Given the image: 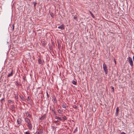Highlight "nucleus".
I'll return each instance as SVG.
<instances>
[{"mask_svg": "<svg viewBox=\"0 0 134 134\" xmlns=\"http://www.w3.org/2000/svg\"><path fill=\"white\" fill-rule=\"evenodd\" d=\"M9 72L8 73V75H7L8 77H9L12 76L13 74V70L12 69H10Z\"/></svg>", "mask_w": 134, "mask_h": 134, "instance_id": "obj_1", "label": "nucleus"}, {"mask_svg": "<svg viewBox=\"0 0 134 134\" xmlns=\"http://www.w3.org/2000/svg\"><path fill=\"white\" fill-rule=\"evenodd\" d=\"M103 67L105 73V74H107L108 72L107 69V66L106 64L104 63L103 64Z\"/></svg>", "mask_w": 134, "mask_h": 134, "instance_id": "obj_2", "label": "nucleus"}, {"mask_svg": "<svg viewBox=\"0 0 134 134\" xmlns=\"http://www.w3.org/2000/svg\"><path fill=\"white\" fill-rule=\"evenodd\" d=\"M128 58L130 64L131 66H133V62L132 58L130 57H129Z\"/></svg>", "mask_w": 134, "mask_h": 134, "instance_id": "obj_3", "label": "nucleus"}, {"mask_svg": "<svg viewBox=\"0 0 134 134\" xmlns=\"http://www.w3.org/2000/svg\"><path fill=\"white\" fill-rule=\"evenodd\" d=\"M24 120L25 121L27 124L31 122L30 120L27 118H25Z\"/></svg>", "mask_w": 134, "mask_h": 134, "instance_id": "obj_4", "label": "nucleus"}, {"mask_svg": "<svg viewBox=\"0 0 134 134\" xmlns=\"http://www.w3.org/2000/svg\"><path fill=\"white\" fill-rule=\"evenodd\" d=\"M29 129L30 130H31L32 128V125L31 123V122L27 124V125Z\"/></svg>", "mask_w": 134, "mask_h": 134, "instance_id": "obj_5", "label": "nucleus"}, {"mask_svg": "<svg viewBox=\"0 0 134 134\" xmlns=\"http://www.w3.org/2000/svg\"><path fill=\"white\" fill-rule=\"evenodd\" d=\"M22 120L20 118H19L17 120V123L18 124V125H19V126L22 122Z\"/></svg>", "mask_w": 134, "mask_h": 134, "instance_id": "obj_6", "label": "nucleus"}, {"mask_svg": "<svg viewBox=\"0 0 134 134\" xmlns=\"http://www.w3.org/2000/svg\"><path fill=\"white\" fill-rule=\"evenodd\" d=\"M58 28L59 29H60L62 30H64L65 29L64 25H62L60 26H59L58 27Z\"/></svg>", "mask_w": 134, "mask_h": 134, "instance_id": "obj_7", "label": "nucleus"}, {"mask_svg": "<svg viewBox=\"0 0 134 134\" xmlns=\"http://www.w3.org/2000/svg\"><path fill=\"white\" fill-rule=\"evenodd\" d=\"M119 111V109L118 107H117L116 109V112L115 113V115L116 116L118 115V111Z\"/></svg>", "mask_w": 134, "mask_h": 134, "instance_id": "obj_8", "label": "nucleus"}, {"mask_svg": "<svg viewBox=\"0 0 134 134\" xmlns=\"http://www.w3.org/2000/svg\"><path fill=\"white\" fill-rule=\"evenodd\" d=\"M26 115L27 117L29 118H31V115L28 113V112H27L26 113Z\"/></svg>", "mask_w": 134, "mask_h": 134, "instance_id": "obj_9", "label": "nucleus"}, {"mask_svg": "<svg viewBox=\"0 0 134 134\" xmlns=\"http://www.w3.org/2000/svg\"><path fill=\"white\" fill-rule=\"evenodd\" d=\"M55 119H58L60 121H62V119L61 117H58L57 116H55Z\"/></svg>", "mask_w": 134, "mask_h": 134, "instance_id": "obj_10", "label": "nucleus"}, {"mask_svg": "<svg viewBox=\"0 0 134 134\" xmlns=\"http://www.w3.org/2000/svg\"><path fill=\"white\" fill-rule=\"evenodd\" d=\"M38 61L39 64H42L43 62V60L41 59H39Z\"/></svg>", "mask_w": 134, "mask_h": 134, "instance_id": "obj_11", "label": "nucleus"}, {"mask_svg": "<svg viewBox=\"0 0 134 134\" xmlns=\"http://www.w3.org/2000/svg\"><path fill=\"white\" fill-rule=\"evenodd\" d=\"M62 118L63 119H62V120L63 121L65 120H66L67 119L66 117L65 116H64Z\"/></svg>", "mask_w": 134, "mask_h": 134, "instance_id": "obj_12", "label": "nucleus"}, {"mask_svg": "<svg viewBox=\"0 0 134 134\" xmlns=\"http://www.w3.org/2000/svg\"><path fill=\"white\" fill-rule=\"evenodd\" d=\"M72 83L74 85H76V80H73L72 81Z\"/></svg>", "mask_w": 134, "mask_h": 134, "instance_id": "obj_13", "label": "nucleus"}, {"mask_svg": "<svg viewBox=\"0 0 134 134\" xmlns=\"http://www.w3.org/2000/svg\"><path fill=\"white\" fill-rule=\"evenodd\" d=\"M89 12L90 13V14L91 15L92 17H93V18H94V17H95L94 16L93 14L92 13V12H91V11H89Z\"/></svg>", "mask_w": 134, "mask_h": 134, "instance_id": "obj_14", "label": "nucleus"}, {"mask_svg": "<svg viewBox=\"0 0 134 134\" xmlns=\"http://www.w3.org/2000/svg\"><path fill=\"white\" fill-rule=\"evenodd\" d=\"M44 118H45V116H43L40 118V120H43V119H44Z\"/></svg>", "mask_w": 134, "mask_h": 134, "instance_id": "obj_15", "label": "nucleus"}, {"mask_svg": "<svg viewBox=\"0 0 134 134\" xmlns=\"http://www.w3.org/2000/svg\"><path fill=\"white\" fill-rule=\"evenodd\" d=\"M62 107L63 108H66V105L65 104H63L62 105Z\"/></svg>", "mask_w": 134, "mask_h": 134, "instance_id": "obj_16", "label": "nucleus"}, {"mask_svg": "<svg viewBox=\"0 0 134 134\" xmlns=\"http://www.w3.org/2000/svg\"><path fill=\"white\" fill-rule=\"evenodd\" d=\"M58 113L59 114H61L62 113V111L60 109H58Z\"/></svg>", "mask_w": 134, "mask_h": 134, "instance_id": "obj_17", "label": "nucleus"}, {"mask_svg": "<svg viewBox=\"0 0 134 134\" xmlns=\"http://www.w3.org/2000/svg\"><path fill=\"white\" fill-rule=\"evenodd\" d=\"M52 111L53 112L54 114H56V112L55 111V110L54 109H53L52 110Z\"/></svg>", "mask_w": 134, "mask_h": 134, "instance_id": "obj_18", "label": "nucleus"}, {"mask_svg": "<svg viewBox=\"0 0 134 134\" xmlns=\"http://www.w3.org/2000/svg\"><path fill=\"white\" fill-rule=\"evenodd\" d=\"M73 108H74L76 109L77 108V107L76 105H75L73 106Z\"/></svg>", "mask_w": 134, "mask_h": 134, "instance_id": "obj_19", "label": "nucleus"}, {"mask_svg": "<svg viewBox=\"0 0 134 134\" xmlns=\"http://www.w3.org/2000/svg\"><path fill=\"white\" fill-rule=\"evenodd\" d=\"M25 134H30V133L28 131H26L25 132Z\"/></svg>", "mask_w": 134, "mask_h": 134, "instance_id": "obj_20", "label": "nucleus"}, {"mask_svg": "<svg viewBox=\"0 0 134 134\" xmlns=\"http://www.w3.org/2000/svg\"><path fill=\"white\" fill-rule=\"evenodd\" d=\"M53 99L54 101H56V99L55 97H53Z\"/></svg>", "mask_w": 134, "mask_h": 134, "instance_id": "obj_21", "label": "nucleus"}, {"mask_svg": "<svg viewBox=\"0 0 134 134\" xmlns=\"http://www.w3.org/2000/svg\"><path fill=\"white\" fill-rule=\"evenodd\" d=\"M73 18L74 19H76V20H77V18L76 17H75V16H74Z\"/></svg>", "mask_w": 134, "mask_h": 134, "instance_id": "obj_22", "label": "nucleus"}, {"mask_svg": "<svg viewBox=\"0 0 134 134\" xmlns=\"http://www.w3.org/2000/svg\"><path fill=\"white\" fill-rule=\"evenodd\" d=\"M46 93L47 94V97H48V98L49 97L48 94V93H47V92H46Z\"/></svg>", "mask_w": 134, "mask_h": 134, "instance_id": "obj_23", "label": "nucleus"}, {"mask_svg": "<svg viewBox=\"0 0 134 134\" xmlns=\"http://www.w3.org/2000/svg\"><path fill=\"white\" fill-rule=\"evenodd\" d=\"M40 133V132H37V134H39Z\"/></svg>", "mask_w": 134, "mask_h": 134, "instance_id": "obj_24", "label": "nucleus"}, {"mask_svg": "<svg viewBox=\"0 0 134 134\" xmlns=\"http://www.w3.org/2000/svg\"><path fill=\"white\" fill-rule=\"evenodd\" d=\"M58 121L57 120V121H55L54 122L55 123H57V122H58Z\"/></svg>", "mask_w": 134, "mask_h": 134, "instance_id": "obj_25", "label": "nucleus"}, {"mask_svg": "<svg viewBox=\"0 0 134 134\" xmlns=\"http://www.w3.org/2000/svg\"><path fill=\"white\" fill-rule=\"evenodd\" d=\"M133 60L134 61V56H133Z\"/></svg>", "mask_w": 134, "mask_h": 134, "instance_id": "obj_26", "label": "nucleus"}, {"mask_svg": "<svg viewBox=\"0 0 134 134\" xmlns=\"http://www.w3.org/2000/svg\"><path fill=\"white\" fill-rule=\"evenodd\" d=\"M124 133L123 132H122L121 133V134H123Z\"/></svg>", "mask_w": 134, "mask_h": 134, "instance_id": "obj_27", "label": "nucleus"}, {"mask_svg": "<svg viewBox=\"0 0 134 134\" xmlns=\"http://www.w3.org/2000/svg\"><path fill=\"white\" fill-rule=\"evenodd\" d=\"M36 4V3H34V6Z\"/></svg>", "mask_w": 134, "mask_h": 134, "instance_id": "obj_28", "label": "nucleus"}, {"mask_svg": "<svg viewBox=\"0 0 134 134\" xmlns=\"http://www.w3.org/2000/svg\"><path fill=\"white\" fill-rule=\"evenodd\" d=\"M75 131H76V130H75V131H74V133H75Z\"/></svg>", "mask_w": 134, "mask_h": 134, "instance_id": "obj_29", "label": "nucleus"}, {"mask_svg": "<svg viewBox=\"0 0 134 134\" xmlns=\"http://www.w3.org/2000/svg\"><path fill=\"white\" fill-rule=\"evenodd\" d=\"M123 134H126L125 133H124V132Z\"/></svg>", "mask_w": 134, "mask_h": 134, "instance_id": "obj_30", "label": "nucleus"}, {"mask_svg": "<svg viewBox=\"0 0 134 134\" xmlns=\"http://www.w3.org/2000/svg\"><path fill=\"white\" fill-rule=\"evenodd\" d=\"M9 101H10V102H11V100H9Z\"/></svg>", "mask_w": 134, "mask_h": 134, "instance_id": "obj_31", "label": "nucleus"}, {"mask_svg": "<svg viewBox=\"0 0 134 134\" xmlns=\"http://www.w3.org/2000/svg\"><path fill=\"white\" fill-rule=\"evenodd\" d=\"M112 89H114V87H113V88H112Z\"/></svg>", "mask_w": 134, "mask_h": 134, "instance_id": "obj_32", "label": "nucleus"}]
</instances>
